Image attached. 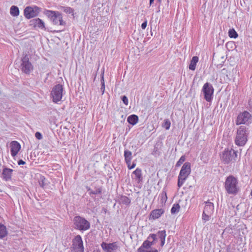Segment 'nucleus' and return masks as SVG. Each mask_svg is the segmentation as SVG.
I'll list each match as a JSON object with an SVG mask.
<instances>
[{"label":"nucleus","instance_id":"obj_1","mask_svg":"<svg viewBox=\"0 0 252 252\" xmlns=\"http://www.w3.org/2000/svg\"><path fill=\"white\" fill-rule=\"evenodd\" d=\"M225 189L227 193L236 195L240 190L238 181L232 175L229 176L226 179L224 185Z\"/></svg>","mask_w":252,"mask_h":252},{"label":"nucleus","instance_id":"obj_2","mask_svg":"<svg viewBox=\"0 0 252 252\" xmlns=\"http://www.w3.org/2000/svg\"><path fill=\"white\" fill-rule=\"evenodd\" d=\"M248 128L244 126L239 127L237 130L235 143L238 146H244L248 141Z\"/></svg>","mask_w":252,"mask_h":252},{"label":"nucleus","instance_id":"obj_3","mask_svg":"<svg viewBox=\"0 0 252 252\" xmlns=\"http://www.w3.org/2000/svg\"><path fill=\"white\" fill-rule=\"evenodd\" d=\"M73 227L76 230L85 231L90 229V223L84 218L77 216L73 218Z\"/></svg>","mask_w":252,"mask_h":252},{"label":"nucleus","instance_id":"obj_4","mask_svg":"<svg viewBox=\"0 0 252 252\" xmlns=\"http://www.w3.org/2000/svg\"><path fill=\"white\" fill-rule=\"evenodd\" d=\"M191 172L190 163L185 162L181 168L178 177L177 186L180 188L184 184Z\"/></svg>","mask_w":252,"mask_h":252},{"label":"nucleus","instance_id":"obj_5","mask_svg":"<svg viewBox=\"0 0 252 252\" xmlns=\"http://www.w3.org/2000/svg\"><path fill=\"white\" fill-rule=\"evenodd\" d=\"M237 158V152L232 149H225L220 155V159L225 164L235 162Z\"/></svg>","mask_w":252,"mask_h":252},{"label":"nucleus","instance_id":"obj_6","mask_svg":"<svg viewBox=\"0 0 252 252\" xmlns=\"http://www.w3.org/2000/svg\"><path fill=\"white\" fill-rule=\"evenodd\" d=\"M45 14L50 19L54 25L64 26L65 22L63 20L62 14L58 11L46 10Z\"/></svg>","mask_w":252,"mask_h":252},{"label":"nucleus","instance_id":"obj_7","mask_svg":"<svg viewBox=\"0 0 252 252\" xmlns=\"http://www.w3.org/2000/svg\"><path fill=\"white\" fill-rule=\"evenodd\" d=\"M63 94V87L62 85L57 84L53 87L51 92V96L54 102L57 103L61 101Z\"/></svg>","mask_w":252,"mask_h":252},{"label":"nucleus","instance_id":"obj_8","mask_svg":"<svg viewBox=\"0 0 252 252\" xmlns=\"http://www.w3.org/2000/svg\"><path fill=\"white\" fill-rule=\"evenodd\" d=\"M214 89L212 84L207 82L205 83L202 89L204 99L208 102H210L213 98Z\"/></svg>","mask_w":252,"mask_h":252},{"label":"nucleus","instance_id":"obj_9","mask_svg":"<svg viewBox=\"0 0 252 252\" xmlns=\"http://www.w3.org/2000/svg\"><path fill=\"white\" fill-rule=\"evenodd\" d=\"M40 11L41 8L37 6H29L25 8L24 10V14L27 19H30L37 16Z\"/></svg>","mask_w":252,"mask_h":252},{"label":"nucleus","instance_id":"obj_10","mask_svg":"<svg viewBox=\"0 0 252 252\" xmlns=\"http://www.w3.org/2000/svg\"><path fill=\"white\" fill-rule=\"evenodd\" d=\"M21 69L26 74H29L33 70V65L29 61L28 56L26 54L21 59Z\"/></svg>","mask_w":252,"mask_h":252},{"label":"nucleus","instance_id":"obj_11","mask_svg":"<svg viewBox=\"0 0 252 252\" xmlns=\"http://www.w3.org/2000/svg\"><path fill=\"white\" fill-rule=\"evenodd\" d=\"M252 122V116L251 114L247 112L244 111L240 113L237 118L236 124L240 125L241 124L248 125Z\"/></svg>","mask_w":252,"mask_h":252},{"label":"nucleus","instance_id":"obj_12","mask_svg":"<svg viewBox=\"0 0 252 252\" xmlns=\"http://www.w3.org/2000/svg\"><path fill=\"white\" fill-rule=\"evenodd\" d=\"M71 248L73 252H84L83 241L80 235H77L73 239Z\"/></svg>","mask_w":252,"mask_h":252},{"label":"nucleus","instance_id":"obj_13","mask_svg":"<svg viewBox=\"0 0 252 252\" xmlns=\"http://www.w3.org/2000/svg\"><path fill=\"white\" fill-rule=\"evenodd\" d=\"M101 247L104 252H117L119 248V246L118 242L111 243L102 242L101 244Z\"/></svg>","mask_w":252,"mask_h":252},{"label":"nucleus","instance_id":"obj_14","mask_svg":"<svg viewBox=\"0 0 252 252\" xmlns=\"http://www.w3.org/2000/svg\"><path fill=\"white\" fill-rule=\"evenodd\" d=\"M10 148L11 156L15 157L21 149L20 144L16 141H12L10 144Z\"/></svg>","mask_w":252,"mask_h":252},{"label":"nucleus","instance_id":"obj_15","mask_svg":"<svg viewBox=\"0 0 252 252\" xmlns=\"http://www.w3.org/2000/svg\"><path fill=\"white\" fill-rule=\"evenodd\" d=\"M13 171V170L7 167L4 168L2 173L3 179L5 181L10 180L11 178Z\"/></svg>","mask_w":252,"mask_h":252},{"label":"nucleus","instance_id":"obj_16","mask_svg":"<svg viewBox=\"0 0 252 252\" xmlns=\"http://www.w3.org/2000/svg\"><path fill=\"white\" fill-rule=\"evenodd\" d=\"M31 25H33L35 27H37L41 29L45 28L44 22L39 18H36L31 21Z\"/></svg>","mask_w":252,"mask_h":252},{"label":"nucleus","instance_id":"obj_17","mask_svg":"<svg viewBox=\"0 0 252 252\" xmlns=\"http://www.w3.org/2000/svg\"><path fill=\"white\" fill-rule=\"evenodd\" d=\"M214 210V204L211 202H205V206L204 208L203 212L208 214H212Z\"/></svg>","mask_w":252,"mask_h":252},{"label":"nucleus","instance_id":"obj_18","mask_svg":"<svg viewBox=\"0 0 252 252\" xmlns=\"http://www.w3.org/2000/svg\"><path fill=\"white\" fill-rule=\"evenodd\" d=\"M163 213L164 211L161 209L154 210L150 214V218L154 220L158 219Z\"/></svg>","mask_w":252,"mask_h":252},{"label":"nucleus","instance_id":"obj_19","mask_svg":"<svg viewBox=\"0 0 252 252\" xmlns=\"http://www.w3.org/2000/svg\"><path fill=\"white\" fill-rule=\"evenodd\" d=\"M151 247V246L150 245V241L148 240H146L144 241L142 246L139 248H138L137 252H145L149 248H150Z\"/></svg>","mask_w":252,"mask_h":252},{"label":"nucleus","instance_id":"obj_20","mask_svg":"<svg viewBox=\"0 0 252 252\" xmlns=\"http://www.w3.org/2000/svg\"><path fill=\"white\" fill-rule=\"evenodd\" d=\"M135 175L134 179L138 183H140L142 180V170L139 168H137L132 173Z\"/></svg>","mask_w":252,"mask_h":252},{"label":"nucleus","instance_id":"obj_21","mask_svg":"<svg viewBox=\"0 0 252 252\" xmlns=\"http://www.w3.org/2000/svg\"><path fill=\"white\" fill-rule=\"evenodd\" d=\"M127 121L129 124L134 126L138 123V117L134 114L131 115L128 117Z\"/></svg>","mask_w":252,"mask_h":252},{"label":"nucleus","instance_id":"obj_22","mask_svg":"<svg viewBox=\"0 0 252 252\" xmlns=\"http://www.w3.org/2000/svg\"><path fill=\"white\" fill-rule=\"evenodd\" d=\"M198 62V58L197 56H193L190 61L189 68L190 70H194L196 68V63Z\"/></svg>","mask_w":252,"mask_h":252},{"label":"nucleus","instance_id":"obj_23","mask_svg":"<svg viewBox=\"0 0 252 252\" xmlns=\"http://www.w3.org/2000/svg\"><path fill=\"white\" fill-rule=\"evenodd\" d=\"M124 157L126 163V164L130 163L132 159V153L127 150L124 152Z\"/></svg>","mask_w":252,"mask_h":252},{"label":"nucleus","instance_id":"obj_24","mask_svg":"<svg viewBox=\"0 0 252 252\" xmlns=\"http://www.w3.org/2000/svg\"><path fill=\"white\" fill-rule=\"evenodd\" d=\"M19 8L15 5H13L10 7V13L13 16H18L19 15Z\"/></svg>","mask_w":252,"mask_h":252},{"label":"nucleus","instance_id":"obj_25","mask_svg":"<svg viewBox=\"0 0 252 252\" xmlns=\"http://www.w3.org/2000/svg\"><path fill=\"white\" fill-rule=\"evenodd\" d=\"M7 233L6 227L2 224H0V238L4 237Z\"/></svg>","mask_w":252,"mask_h":252},{"label":"nucleus","instance_id":"obj_26","mask_svg":"<svg viewBox=\"0 0 252 252\" xmlns=\"http://www.w3.org/2000/svg\"><path fill=\"white\" fill-rule=\"evenodd\" d=\"M88 191H89V194L92 196L93 194H100L102 191V189L101 188H97L95 190H92L90 188H87Z\"/></svg>","mask_w":252,"mask_h":252},{"label":"nucleus","instance_id":"obj_27","mask_svg":"<svg viewBox=\"0 0 252 252\" xmlns=\"http://www.w3.org/2000/svg\"><path fill=\"white\" fill-rule=\"evenodd\" d=\"M180 209V206L179 204H174L171 209V213L172 214H176L179 212Z\"/></svg>","mask_w":252,"mask_h":252},{"label":"nucleus","instance_id":"obj_28","mask_svg":"<svg viewBox=\"0 0 252 252\" xmlns=\"http://www.w3.org/2000/svg\"><path fill=\"white\" fill-rule=\"evenodd\" d=\"M228 35L230 38H236L238 34L234 29H230L228 31Z\"/></svg>","mask_w":252,"mask_h":252},{"label":"nucleus","instance_id":"obj_29","mask_svg":"<svg viewBox=\"0 0 252 252\" xmlns=\"http://www.w3.org/2000/svg\"><path fill=\"white\" fill-rule=\"evenodd\" d=\"M158 235L160 239V240L165 239L166 236V232L165 230L158 231Z\"/></svg>","mask_w":252,"mask_h":252},{"label":"nucleus","instance_id":"obj_30","mask_svg":"<svg viewBox=\"0 0 252 252\" xmlns=\"http://www.w3.org/2000/svg\"><path fill=\"white\" fill-rule=\"evenodd\" d=\"M171 123L168 119L164 120V122L162 124V126L164 127L166 130H168L170 128Z\"/></svg>","mask_w":252,"mask_h":252},{"label":"nucleus","instance_id":"obj_31","mask_svg":"<svg viewBox=\"0 0 252 252\" xmlns=\"http://www.w3.org/2000/svg\"><path fill=\"white\" fill-rule=\"evenodd\" d=\"M101 88L100 90L102 92V94H103L105 91V84H104V80L103 78V73L101 75Z\"/></svg>","mask_w":252,"mask_h":252},{"label":"nucleus","instance_id":"obj_32","mask_svg":"<svg viewBox=\"0 0 252 252\" xmlns=\"http://www.w3.org/2000/svg\"><path fill=\"white\" fill-rule=\"evenodd\" d=\"M212 214H208L207 213L203 212L202 214V220L205 222L209 220L210 217Z\"/></svg>","mask_w":252,"mask_h":252},{"label":"nucleus","instance_id":"obj_33","mask_svg":"<svg viewBox=\"0 0 252 252\" xmlns=\"http://www.w3.org/2000/svg\"><path fill=\"white\" fill-rule=\"evenodd\" d=\"M186 158L184 156H182L179 160L177 161L176 164V167H179L185 161Z\"/></svg>","mask_w":252,"mask_h":252},{"label":"nucleus","instance_id":"obj_34","mask_svg":"<svg viewBox=\"0 0 252 252\" xmlns=\"http://www.w3.org/2000/svg\"><path fill=\"white\" fill-rule=\"evenodd\" d=\"M45 178L43 176H41L40 177V179L39 180V184L40 187L42 188H44L45 185H46L45 183Z\"/></svg>","mask_w":252,"mask_h":252},{"label":"nucleus","instance_id":"obj_35","mask_svg":"<svg viewBox=\"0 0 252 252\" xmlns=\"http://www.w3.org/2000/svg\"><path fill=\"white\" fill-rule=\"evenodd\" d=\"M121 201L123 203L127 205L130 203V200L126 196H123L121 198Z\"/></svg>","mask_w":252,"mask_h":252},{"label":"nucleus","instance_id":"obj_36","mask_svg":"<svg viewBox=\"0 0 252 252\" xmlns=\"http://www.w3.org/2000/svg\"><path fill=\"white\" fill-rule=\"evenodd\" d=\"M64 11L68 14H71L73 15L74 10L70 7H65L64 9Z\"/></svg>","mask_w":252,"mask_h":252},{"label":"nucleus","instance_id":"obj_37","mask_svg":"<svg viewBox=\"0 0 252 252\" xmlns=\"http://www.w3.org/2000/svg\"><path fill=\"white\" fill-rule=\"evenodd\" d=\"M121 99L123 103L127 106L128 104V100L127 97L126 95H123L121 97Z\"/></svg>","mask_w":252,"mask_h":252},{"label":"nucleus","instance_id":"obj_38","mask_svg":"<svg viewBox=\"0 0 252 252\" xmlns=\"http://www.w3.org/2000/svg\"><path fill=\"white\" fill-rule=\"evenodd\" d=\"M35 136L38 140H41L43 138L41 133L39 132H36L35 134Z\"/></svg>","mask_w":252,"mask_h":252},{"label":"nucleus","instance_id":"obj_39","mask_svg":"<svg viewBox=\"0 0 252 252\" xmlns=\"http://www.w3.org/2000/svg\"><path fill=\"white\" fill-rule=\"evenodd\" d=\"M152 239L153 241H156L157 240V234H151L149 237H148V239Z\"/></svg>","mask_w":252,"mask_h":252},{"label":"nucleus","instance_id":"obj_40","mask_svg":"<svg viewBox=\"0 0 252 252\" xmlns=\"http://www.w3.org/2000/svg\"><path fill=\"white\" fill-rule=\"evenodd\" d=\"M127 165V167L129 169H132L133 168H134L135 166H136V163H133L131 165H130V163H128V164H126Z\"/></svg>","mask_w":252,"mask_h":252},{"label":"nucleus","instance_id":"obj_41","mask_svg":"<svg viewBox=\"0 0 252 252\" xmlns=\"http://www.w3.org/2000/svg\"><path fill=\"white\" fill-rule=\"evenodd\" d=\"M147 21H144L141 25V28L142 29H145L146 27H147Z\"/></svg>","mask_w":252,"mask_h":252},{"label":"nucleus","instance_id":"obj_42","mask_svg":"<svg viewBox=\"0 0 252 252\" xmlns=\"http://www.w3.org/2000/svg\"><path fill=\"white\" fill-rule=\"evenodd\" d=\"M145 252H158V251L155 249V248H152L150 250H147Z\"/></svg>","mask_w":252,"mask_h":252},{"label":"nucleus","instance_id":"obj_43","mask_svg":"<svg viewBox=\"0 0 252 252\" xmlns=\"http://www.w3.org/2000/svg\"><path fill=\"white\" fill-rule=\"evenodd\" d=\"M18 164L19 165H24L25 164V162L24 161H23V160L22 159H20L18 161Z\"/></svg>","mask_w":252,"mask_h":252},{"label":"nucleus","instance_id":"obj_44","mask_svg":"<svg viewBox=\"0 0 252 252\" xmlns=\"http://www.w3.org/2000/svg\"><path fill=\"white\" fill-rule=\"evenodd\" d=\"M165 239H163V240H161L160 241H161V246L162 247L164 244H165Z\"/></svg>","mask_w":252,"mask_h":252},{"label":"nucleus","instance_id":"obj_45","mask_svg":"<svg viewBox=\"0 0 252 252\" xmlns=\"http://www.w3.org/2000/svg\"><path fill=\"white\" fill-rule=\"evenodd\" d=\"M161 195L162 196H164L165 198V200H166V198H167V196H166V193L165 192H163L162 193H161Z\"/></svg>","mask_w":252,"mask_h":252},{"label":"nucleus","instance_id":"obj_46","mask_svg":"<svg viewBox=\"0 0 252 252\" xmlns=\"http://www.w3.org/2000/svg\"><path fill=\"white\" fill-rule=\"evenodd\" d=\"M155 244V241H150V245L151 246L154 245V244Z\"/></svg>","mask_w":252,"mask_h":252},{"label":"nucleus","instance_id":"obj_47","mask_svg":"<svg viewBox=\"0 0 252 252\" xmlns=\"http://www.w3.org/2000/svg\"><path fill=\"white\" fill-rule=\"evenodd\" d=\"M154 0H150V5H151L153 2H154Z\"/></svg>","mask_w":252,"mask_h":252},{"label":"nucleus","instance_id":"obj_48","mask_svg":"<svg viewBox=\"0 0 252 252\" xmlns=\"http://www.w3.org/2000/svg\"><path fill=\"white\" fill-rule=\"evenodd\" d=\"M156 148H157L156 147H155V149H154V153H155V154L157 153V149L156 150Z\"/></svg>","mask_w":252,"mask_h":252},{"label":"nucleus","instance_id":"obj_49","mask_svg":"<svg viewBox=\"0 0 252 252\" xmlns=\"http://www.w3.org/2000/svg\"><path fill=\"white\" fill-rule=\"evenodd\" d=\"M251 194L252 195V191L251 192Z\"/></svg>","mask_w":252,"mask_h":252}]
</instances>
